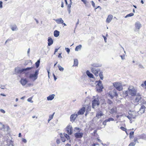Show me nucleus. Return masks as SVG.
Masks as SVG:
<instances>
[{"mask_svg": "<svg viewBox=\"0 0 146 146\" xmlns=\"http://www.w3.org/2000/svg\"><path fill=\"white\" fill-rule=\"evenodd\" d=\"M134 14L133 13H131L128 14L125 17V18H126L129 17H130L134 15Z\"/></svg>", "mask_w": 146, "mask_h": 146, "instance_id": "obj_32", "label": "nucleus"}, {"mask_svg": "<svg viewBox=\"0 0 146 146\" xmlns=\"http://www.w3.org/2000/svg\"><path fill=\"white\" fill-rule=\"evenodd\" d=\"M101 144L102 145H103V146H107V145L106 144H104L103 143H101Z\"/></svg>", "mask_w": 146, "mask_h": 146, "instance_id": "obj_64", "label": "nucleus"}, {"mask_svg": "<svg viewBox=\"0 0 146 146\" xmlns=\"http://www.w3.org/2000/svg\"><path fill=\"white\" fill-rule=\"evenodd\" d=\"M4 125H3L2 123H0V129H2L4 128Z\"/></svg>", "mask_w": 146, "mask_h": 146, "instance_id": "obj_43", "label": "nucleus"}, {"mask_svg": "<svg viewBox=\"0 0 146 146\" xmlns=\"http://www.w3.org/2000/svg\"><path fill=\"white\" fill-rule=\"evenodd\" d=\"M55 96L54 94L50 95L47 97V99L48 101L52 100L54 99Z\"/></svg>", "mask_w": 146, "mask_h": 146, "instance_id": "obj_18", "label": "nucleus"}, {"mask_svg": "<svg viewBox=\"0 0 146 146\" xmlns=\"http://www.w3.org/2000/svg\"><path fill=\"white\" fill-rule=\"evenodd\" d=\"M68 13L69 14H70V13H71V10H70V9H68Z\"/></svg>", "mask_w": 146, "mask_h": 146, "instance_id": "obj_63", "label": "nucleus"}, {"mask_svg": "<svg viewBox=\"0 0 146 146\" xmlns=\"http://www.w3.org/2000/svg\"><path fill=\"white\" fill-rule=\"evenodd\" d=\"M91 71L96 76H98V73L99 72L100 70L99 68L94 67H91Z\"/></svg>", "mask_w": 146, "mask_h": 146, "instance_id": "obj_8", "label": "nucleus"}, {"mask_svg": "<svg viewBox=\"0 0 146 146\" xmlns=\"http://www.w3.org/2000/svg\"><path fill=\"white\" fill-rule=\"evenodd\" d=\"M107 122L106 121V120H105L103 122V124L104 125V126H105L106 125V123Z\"/></svg>", "mask_w": 146, "mask_h": 146, "instance_id": "obj_47", "label": "nucleus"}, {"mask_svg": "<svg viewBox=\"0 0 146 146\" xmlns=\"http://www.w3.org/2000/svg\"><path fill=\"white\" fill-rule=\"evenodd\" d=\"M61 53L59 54L58 56V58H62V56H61Z\"/></svg>", "mask_w": 146, "mask_h": 146, "instance_id": "obj_58", "label": "nucleus"}, {"mask_svg": "<svg viewBox=\"0 0 146 146\" xmlns=\"http://www.w3.org/2000/svg\"><path fill=\"white\" fill-rule=\"evenodd\" d=\"M78 64V61L77 59H75L74 61V66H77Z\"/></svg>", "mask_w": 146, "mask_h": 146, "instance_id": "obj_29", "label": "nucleus"}, {"mask_svg": "<svg viewBox=\"0 0 146 146\" xmlns=\"http://www.w3.org/2000/svg\"><path fill=\"white\" fill-rule=\"evenodd\" d=\"M86 74L87 76L90 78H94L93 75L89 71L87 70L86 72Z\"/></svg>", "mask_w": 146, "mask_h": 146, "instance_id": "obj_24", "label": "nucleus"}, {"mask_svg": "<svg viewBox=\"0 0 146 146\" xmlns=\"http://www.w3.org/2000/svg\"><path fill=\"white\" fill-rule=\"evenodd\" d=\"M53 76H54V80L55 81L57 79V78H56V76H55V75H54V74H53Z\"/></svg>", "mask_w": 146, "mask_h": 146, "instance_id": "obj_57", "label": "nucleus"}, {"mask_svg": "<svg viewBox=\"0 0 146 146\" xmlns=\"http://www.w3.org/2000/svg\"><path fill=\"white\" fill-rule=\"evenodd\" d=\"M135 31L137 32L139 31L141 27V25L139 22H137L135 24Z\"/></svg>", "mask_w": 146, "mask_h": 146, "instance_id": "obj_10", "label": "nucleus"}, {"mask_svg": "<svg viewBox=\"0 0 146 146\" xmlns=\"http://www.w3.org/2000/svg\"><path fill=\"white\" fill-rule=\"evenodd\" d=\"M65 50L66 51V52H68V54H69V52H70V49L68 48H65Z\"/></svg>", "mask_w": 146, "mask_h": 146, "instance_id": "obj_46", "label": "nucleus"}, {"mask_svg": "<svg viewBox=\"0 0 146 146\" xmlns=\"http://www.w3.org/2000/svg\"><path fill=\"white\" fill-rule=\"evenodd\" d=\"M91 65L92 67H94L95 68H96V67H99L101 66V65L97 63H93Z\"/></svg>", "mask_w": 146, "mask_h": 146, "instance_id": "obj_27", "label": "nucleus"}, {"mask_svg": "<svg viewBox=\"0 0 146 146\" xmlns=\"http://www.w3.org/2000/svg\"><path fill=\"white\" fill-rule=\"evenodd\" d=\"M58 68L59 70L61 71H63L64 70V68L62 67L60 65H58Z\"/></svg>", "mask_w": 146, "mask_h": 146, "instance_id": "obj_30", "label": "nucleus"}, {"mask_svg": "<svg viewBox=\"0 0 146 146\" xmlns=\"http://www.w3.org/2000/svg\"><path fill=\"white\" fill-rule=\"evenodd\" d=\"M33 68V67H27L25 68H21L19 67H17L15 68V70L16 74H21L24 73L25 72L31 70Z\"/></svg>", "mask_w": 146, "mask_h": 146, "instance_id": "obj_2", "label": "nucleus"}, {"mask_svg": "<svg viewBox=\"0 0 146 146\" xmlns=\"http://www.w3.org/2000/svg\"><path fill=\"white\" fill-rule=\"evenodd\" d=\"M60 34V32L59 31H57V30H55L54 32V36L55 37H57Z\"/></svg>", "mask_w": 146, "mask_h": 146, "instance_id": "obj_25", "label": "nucleus"}, {"mask_svg": "<svg viewBox=\"0 0 146 146\" xmlns=\"http://www.w3.org/2000/svg\"><path fill=\"white\" fill-rule=\"evenodd\" d=\"M113 17V16L112 15H109L106 19V22L108 23H110Z\"/></svg>", "mask_w": 146, "mask_h": 146, "instance_id": "obj_20", "label": "nucleus"}, {"mask_svg": "<svg viewBox=\"0 0 146 146\" xmlns=\"http://www.w3.org/2000/svg\"><path fill=\"white\" fill-rule=\"evenodd\" d=\"M142 98L141 96L139 95H137L135 98V102H138Z\"/></svg>", "mask_w": 146, "mask_h": 146, "instance_id": "obj_21", "label": "nucleus"}, {"mask_svg": "<svg viewBox=\"0 0 146 146\" xmlns=\"http://www.w3.org/2000/svg\"><path fill=\"white\" fill-rule=\"evenodd\" d=\"M61 140H62V141L63 142H64L66 141L65 139L63 137H61Z\"/></svg>", "mask_w": 146, "mask_h": 146, "instance_id": "obj_54", "label": "nucleus"}, {"mask_svg": "<svg viewBox=\"0 0 146 146\" xmlns=\"http://www.w3.org/2000/svg\"><path fill=\"white\" fill-rule=\"evenodd\" d=\"M85 111V107H82L77 112V115H82L84 114Z\"/></svg>", "mask_w": 146, "mask_h": 146, "instance_id": "obj_14", "label": "nucleus"}, {"mask_svg": "<svg viewBox=\"0 0 146 146\" xmlns=\"http://www.w3.org/2000/svg\"><path fill=\"white\" fill-rule=\"evenodd\" d=\"M82 47V45L81 44H80L78 46H76L75 49V51H78L80 50L81 49Z\"/></svg>", "mask_w": 146, "mask_h": 146, "instance_id": "obj_28", "label": "nucleus"}, {"mask_svg": "<svg viewBox=\"0 0 146 146\" xmlns=\"http://www.w3.org/2000/svg\"><path fill=\"white\" fill-rule=\"evenodd\" d=\"M0 111L1 112H2L3 113H5V111L2 109H0Z\"/></svg>", "mask_w": 146, "mask_h": 146, "instance_id": "obj_53", "label": "nucleus"}, {"mask_svg": "<svg viewBox=\"0 0 146 146\" xmlns=\"http://www.w3.org/2000/svg\"><path fill=\"white\" fill-rule=\"evenodd\" d=\"M40 63V60H38L35 63V65H36V68H38L39 66Z\"/></svg>", "mask_w": 146, "mask_h": 146, "instance_id": "obj_31", "label": "nucleus"}, {"mask_svg": "<svg viewBox=\"0 0 146 146\" xmlns=\"http://www.w3.org/2000/svg\"><path fill=\"white\" fill-rule=\"evenodd\" d=\"M56 142L58 144H59L60 143V141L59 139H57L56 141Z\"/></svg>", "mask_w": 146, "mask_h": 146, "instance_id": "obj_55", "label": "nucleus"}, {"mask_svg": "<svg viewBox=\"0 0 146 146\" xmlns=\"http://www.w3.org/2000/svg\"><path fill=\"white\" fill-rule=\"evenodd\" d=\"M106 121L108 122L110 121H113L114 120V119L113 118H110L108 119H106Z\"/></svg>", "mask_w": 146, "mask_h": 146, "instance_id": "obj_37", "label": "nucleus"}, {"mask_svg": "<svg viewBox=\"0 0 146 146\" xmlns=\"http://www.w3.org/2000/svg\"><path fill=\"white\" fill-rule=\"evenodd\" d=\"M97 84L96 86L97 90L98 92H100L102 91L103 88V85L102 84V82L100 80L96 82Z\"/></svg>", "mask_w": 146, "mask_h": 146, "instance_id": "obj_3", "label": "nucleus"}, {"mask_svg": "<svg viewBox=\"0 0 146 146\" xmlns=\"http://www.w3.org/2000/svg\"><path fill=\"white\" fill-rule=\"evenodd\" d=\"M120 56L121 57L122 60H123L124 59V56H123L122 55H120Z\"/></svg>", "mask_w": 146, "mask_h": 146, "instance_id": "obj_61", "label": "nucleus"}, {"mask_svg": "<svg viewBox=\"0 0 146 146\" xmlns=\"http://www.w3.org/2000/svg\"><path fill=\"white\" fill-rule=\"evenodd\" d=\"M139 114V111L136 112L135 111H132L129 113V114L131 115V117L133 119L135 118L136 117L138 116Z\"/></svg>", "mask_w": 146, "mask_h": 146, "instance_id": "obj_9", "label": "nucleus"}, {"mask_svg": "<svg viewBox=\"0 0 146 146\" xmlns=\"http://www.w3.org/2000/svg\"><path fill=\"white\" fill-rule=\"evenodd\" d=\"M11 28L13 31H17L18 30L17 26L15 25H11Z\"/></svg>", "mask_w": 146, "mask_h": 146, "instance_id": "obj_22", "label": "nucleus"}, {"mask_svg": "<svg viewBox=\"0 0 146 146\" xmlns=\"http://www.w3.org/2000/svg\"><path fill=\"white\" fill-rule=\"evenodd\" d=\"M138 66L140 68H144V66L141 64H139L138 65Z\"/></svg>", "mask_w": 146, "mask_h": 146, "instance_id": "obj_42", "label": "nucleus"}, {"mask_svg": "<svg viewBox=\"0 0 146 146\" xmlns=\"http://www.w3.org/2000/svg\"><path fill=\"white\" fill-rule=\"evenodd\" d=\"M134 141L135 142H137L138 143V142L137 141V138H135L134 139Z\"/></svg>", "mask_w": 146, "mask_h": 146, "instance_id": "obj_60", "label": "nucleus"}, {"mask_svg": "<svg viewBox=\"0 0 146 146\" xmlns=\"http://www.w3.org/2000/svg\"><path fill=\"white\" fill-rule=\"evenodd\" d=\"M109 95L111 99H113L114 96L117 97L118 96V94L117 93L116 90L115 89H114L109 92Z\"/></svg>", "mask_w": 146, "mask_h": 146, "instance_id": "obj_7", "label": "nucleus"}, {"mask_svg": "<svg viewBox=\"0 0 146 146\" xmlns=\"http://www.w3.org/2000/svg\"><path fill=\"white\" fill-rule=\"evenodd\" d=\"M27 101L29 102H30L31 103H33V101H32V98H28L27 100Z\"/></svg>", "mask_w": 146, "mask_h": 146, "instance_id": "obj_45", "label": "nucleus"}, {"mask_svg": "<svg viewBox=\"0 0 146 146\" xmlns=\"http://www.w3.org/2000/svg\"><path fill=\"white\" fill-rule=\"evenodd\" d=\"M100 104V102L98 98L94 99L92 102V106L93 108H97Z\"/></svg>", "mask_w": 146, "mask_h": 146, "instance_id": "obj_5", "label": "nucleus"}, {"mask_svg": "<svg viewBox=\"0 0 146 146\" xmlns=\"http://www.w3.org/2000/svg\"><path fill=\"white\" fill-rule=\"evenodd\" d=\"M66 130L67 133L69 135H71L73 133L72 127L70 125H68L66 127Z\"/></svg>", "mask_w": 146, "mask_h": 146, "instance_id": "obj_11", "label": "nucleus"}, {"mask_svg": "<svg viewBox=\"0 0 146 146\" xmlns=\"http://www.w3.org/2000/svg\"><path fill=\"white\" fill-rule=\"evenodd\" d=\"M31 62V60H26L25 61V63L24 64L25 66H26L27 65V64L29 63V62Z\"/></svg>", "mask_w": 146, "mask_h": 146, "instance_id": "obj_33", "label": "nucleus"}, {"mask_svg": "<svg viewBox=\"0 0 146 146\" xmlns=\"http://www.w3.org/2000/svg\"><path fill=\"white\" fill-rule=\"evenodd\" d=\"M3 2L2 1H0V8H2L3 7L2 6Z\"/></svg>", "mask_w": 146, "mask_h": 146, "instance_id": "obj_50", "label": "nucleus"}, {"mask_svg": "<svg viewBox=\"0 0 146 146\" xmlns=\"http://www.w3.org/2000/svg\"><path fill=\"white\" fill-rule=\"evenodd\" d=\"M120 129L123 131H125V132H126V129L124 128L123 127H120Z\"/></svg>", "mask_w": 146, "mask_h": 146, "instance_id": "obj_41", "label": "nucleus"}, {"mask_svg": "<svg viewBox=\"0 0 146 146\" xmlns=\"http://www.w3.org/2000/svg\"><path fill=\"white\" fill-rule=\"evenodd\" d=\"M55 113V112L53 113L52 115H49V118L51 120L53 117Z\"/></svg>", "mask_w": 146, "mask_h": 146, "instance_id": "obj_38", "label": "nucleus"}, {"mask_svg": "<svg viewBox=\"0 0 146 146\" xmlns=\"http://www.w3.org/2000/svg\"><path fill=\"white\" fill-rule=\"evenodd\" d=\"M134 132L133 131H131L129 133V135H133L134 134Z\"/></svg>", "mask_w": 146, "mask_h": 146, "instance_id": "obj_56", "label": "nucleus"}, {"mask_svg": "<svg viewBox=\"0 0 146 146\" xmlns=\"http://www.w3.org/2000/svg\"><path fill=\"white\" fill-rule=\"evenodd\" d=\"M136 91L133 87L131 86L128 88V90L125 91L124 94L125 96H127L128 94L133 96L136 94Z\"/></svg>", "mask_w": 146, "mask_h": 146, "instance_id": "obj_1", "label": "nucleus"}, {"mask_svg": "<svg viewBox=\"0 0 146 146\" xmlns=\"http://www.w3.org/2000/svg\"><path fill=\"white\" fill-rule=\"evenodd\" d=\"M91 3H92V5L93 7H95V3L93 1H92Z\"/></svg>", "mask_w": 146, "mask_h": 146, "instance_id": "obj_49", "label": "nucleus"}, {"mask_svg": "<svg viewBox=\"0 0 146 146\" xmlns=\"http://www.w3.org/2000/svg\"><path fill=\"white\" fill-rule=\"evenodd\" d=\"M107 103L110 105H111L113 103L112 102L110 99H108L107 101Z\"/></svg>", "mask_w": 146, "mask_h": 146, "instance_id": "obj_39", "label": "nucleus"}, {"mask_svg": "<svg viewBox=\"0 0 146 146\" xmlns=\"http://www.w3.org/2000/svg\"><path fill=\"white\" fill-rule=\"evenodd\" d=\"M22 141L23 142L25 143H26L27 142V141L26 139H22Z\"/></svg>", "mask_w": 146, "mask_h": 146, "instance_id": "obj_51", "label": "nucleus"}, {"mask_svg": "<svg viewBox=\"0 0 146 146\" xmlns=\"http://www.w3.org/2000/svg\"><path fill=\"white\" fill-rule=\"evenodd\" d=\"M81 1L83 2L86 6H87V3H88L86 0H81Z\"/></svg>", "mask_w": 146, "mask_h": 146, "instance_id": "obj_40", "label": "nucleus"}, {"mask_svg": "<svg viewBox=\"0 0 146 146\" xmlns=\"http://www.w3.org/2000/svg\"><path fill=\"white\" fill-rule=\"evenodd\" d=\"M78 116V115L77 114H75V113H74L72 114L70 117V121L72 122L74 121Z\"/></svg>", "mask_w": 146, "mask_h": 146, "instance_id": "obj_13", "label": "nucleus"}, {"mask_svg": "<svg viewBox=\"0 0 146 146\" xmlns=\"http://www.w3.org/2000/svg\"><path fill=\"white\" fill-rule=\"evenodd\" d=\"M113 85L114 87L118 91H121L123 89L122 84L120 82H114L113 83Z\"/></svg>", "mask_w": 146, "mask_h": 146, "instance_id": "obj_6", "label": "nucleus"}, {"mask_svg": "<svg viewBox=\"0 0 146 146\" xmlns=\"http://www.w3.org/2000/svg\"><path fill=\"white\" fill-rule=\"evenodd\" d=\"M48 46H50L51 45H52L53 43V40L52 39L50 38L49 37L48 38Z\"/></svg>", "mask_w": 146, "mask_h": 146, "instance_id": "obj_23", "label": "nucleus"}, {"mask_svg": "<svg viewBox=\"0 0 146 146\" xmlns=\"http://www.w3.org/2000/svg\"><path fill=\"white\" fill-rule=\"evenodd\" d=\"M30 48H29L28 49V50H27V54H29V52H30Z\"/></svg>", "mask_w": 146, "mask_h": 146, "instance_id": "obj_62", "label": "nucleus"}, {"mask_svg": "<svg viewBox=\"0 0 146 146\" xmlns=\"http://www.w3.org/2000/svg\"><path fill=\"white\" fill-rule=\"evenodd\" d=\"M102 36L104 39L105 42H107V38L104 35H102Z\"/></svg>", "mask_w": 146, "mask_h": 146, "instance_id": "obj_52", "label": "nucleus"}, {"mask_svg": "<svg viewBox=\"0 0 146 146\" xmlns=\"http://www.w3.org/2000/svg\"><path fill=\"white\" fill-rule=\"evenodd\" d=\"M127 117L130 120H131V119L132 118L131 117V115H129L127 116Z\"/></svg>", "mask_w": 146, "mask_h": 146, "instance_id": "obj_48", "label": "nucleus"}, {"mask_svg": "<svg viewBox=\"0 0 146 146\" xmlns=\"http://www.w3.org/2000/svg\"><path fill=\"white\" fill-rule=\"evenodd\" d=\"M117 109L116 108H113L111 109L110 111V112L111 114L116 112Z\"/></svg>", "mask_w": 146, "mask_h": 146, "instance_id": "obj_26", "label": "nucleus"}, {"mask_svg": "<svg viewBox=\"0 0 146 146\" xmlns=\"http://www.w3.org/2000/svg\"><path fill=\"white\" fill-rule=\"evenodd\" d=\"M20 82L23 86H24L27 83V81L26 79L22 78L20 81Z\"/></svg>", "mask_w": 146, "mask_h": 146, "instance_id": "obj_16", "label": "nucleus"}, {"mask_svg": "<svg viewBox=\"0 0 146 146\" xmlns=\"http://www.w3.org/2000/svg\"><path fill=\"white\" fill-rule=\"evenodd\" d=\"M98 75H99V76L100 77V78L101 80H103V75L102 74V72H100V73L98 74Z\"/></svg>", "mask_w": 146, "mask_h": 146, "instance_id": "obj_34", "label": "nucleus"}, {"mask_svg": "<svg viewBox=\"0 0 146 146\" xmlns=\"http://www.w3.org/2000/svg\"><path fill=\"white\" fill-rule=\"evenodd\" d=\"M39 74V70H36L35 73L31 74H30L29 78L32 79L33 81L36 80L38 78V76Z\"/></svg>", "mask_w": 146, "mask_h": 146, "instance_id": "obj_4", "label": "nucleus"}, {"mask_svg": "<svg viewBox=\"0 0 146 146\" xmlns=\"http://www.w3.org/2000/svg\"><path fill=\"white\" fill-rule=\"evenodd\" d=\"M145 109V107L143 105L141 106L139 109V113H140L139 115L141 114L144 112Z\"/></svg>", "mask_w": 146, "mask_h": 146, "instance_id": "obj_15", "label": "nucleus"}, {"mask_svg": "<svg viewBox=\"0 0 146 146\" xmlns=\"http://www.w3.org/2000/svg\"><path fill=\"white\" fill-rule=\"evenodd\" d=\"M54 20L58 24H60L63 23L64 21L61 18H59V19H54Z\"/></svg>", "mask_w": 146, "mask_h": 146, "instance_id": "obj_17", "label": "nucleus"}, {"mask_svg": "<svg viewBox=\"0 0 146 146\" xmlns=\"http://www.w3.org/2000/svg\"><path fill=\"white\" fill-rule=\"evenodd\" d=\"M75 129L78 131H80V128L76 127L75 128Z\"/></svg>", "mask_w": 146, "mask_h": 146, "instance_id": "obj_59", "label": "nucleus"}, {"mask_svg": "<svg viewBox=\"0 0 146 146\" xmlns=\"http://www.w3.org/2000/svg\"><path fill=\"white\" fill-rule=\"evenodd\" d=\"M135 144V143L134 142L131 143L129 145V146H134Z\"/></svg>", "mask_w": 146, "mask_h": 146, "instance_id": "obj_44", "label": "nucleus"}, {"mask_svg": "<svg viewBox=\"0 0 146 146\" xmlns=\"http://www.w3.org/2000/svg\"><path fill=\"white\" fill-rule=\"evenodd\" d=\"M83 133L82 132H77L74 134V136L76 138H81L83 136Z\"/></svg>", "mask_w": 146, "mask_h": 146, "instance_id": "obj_12", "label": "nucleus"}, {"mask_svg": "<svg viewBox=\"0 0 146 146\" xmlns=\"http://www.w3.org/2000/svg\"><path fill=\"white\" fill-rule=\"evenodd\" d=\"M72 2L71 0H70V3L68 5L67 8L68 9H70L72 5Z\"/></svg>", "mask_w": 146, "mask_h": 146, "instance_id": "obj_35", "label": "nucleus"}, {"mask_svg": "<svg viewBox=\"0 0 146 146\" xmlns=\"http://www.w3.org/2000/svg\"><path fill=\"white\" fill-rule=\"evenodd\" d=\"M104 115L103 112L101 111H99L97 112L96 117L98 118H99L100 117Z\"/></svg>", "mask_w": 146, "mask_h": 146, "instance_id": "obj_19", "label": "nucleus"}, {"mask_svg": "<svg viewBox=\"0 0 146 146\" xmlns=\"http://www.w3.org/2000/svg\"><path fill=\"white\" fill-rule=\"evenodd\" d=\"M64 136L67 139V140L69 139L70 137L68 135L65 133H64Z\"/></svg>", "mask_w": 146, "mask_h": 146, "instance_id": "obj_36", "label": "nucleus"}]
</instances>
